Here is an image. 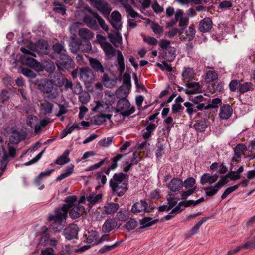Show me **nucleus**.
Segmentation results:
<instances>
[{
  "label": "nucleus",
  "mask_w": 255,
  "mask_h": 255,
  "mask_svg": "<svg viewBox=\"0 0 255 255\" xmlns=\"http://www.w3.org/2000/svg\"><path fill=\"white\" fill-rule=\"evenodd\" d=\"M77 201L75 195L67 197L64 204L61 207L56 208L54 214H49L47 217V221L50 228L55 232H60L66 225V220L68 211L73 207L74 203Z\"/></svg>",
  "instance_id": "obj_1"
},
{
  "label": "nucleus",
  "mask_w": 255,
  "mask_h": 255,
  "mask_svg": "<svg viewBox=\"0 0 255 255\" xmlns=\"http://www.w3.org/2000/svg\"><path fill=\"white\" fill-rule=\"evenodd\" d=\"M127 174L122 172L115 173L109 181V186L113 192L120 197L124 194L127 189Z\"/></svg>",
  "instance_id": "obj_2"
},
{
  "label": "nucleus",
  "mask_w": 255,
  "mask_h": 255,
  "mask_svg": "<svg viewBox=\"0 0 255 255\" xmlns=\"http://www.w3.org/2000/svg\"><path fill=\"white\" fill-rule=\"evenodd\" d=\"M88 11L92 15H86L83 18L84 23L88 27L94 30H98L99 29L98 23L103 30L108 32L109 30L108 26L105 23V21L97 13H93L90 9H88Z\"/></svg>",
  "instance_id": "obj_3"
},
{
  "label": "nucleus",
  "mask_w": 255,
  "mask_h": 255,
  "mask_svg": "<svg viewBox=\"0 0 255 255\" xmlns=\"http://www.w3.org/2000/svg\"><path fill=\"white\" fill-rule=\"evenodd\" d=\"M56 65L59 70L63 71L73 69L75 67L74 62L67 53L59 56L56 62Z\"/></svg>",
  "instance_id": "obj_4"
},
{
  "label": "nucleus",
  "mask_w": 255,
  "mask_h": 255,
  "mask_svg": "<svg viewBox=\"0 0 255 255\" xmlns=\"http://www.w3.org/2000/svg\"><path fill=\"white\" fill-rule=\"evenodd\" d=\"M117 106L118 110L121 112V114L124 117L129 116L135 111V107L131 106L127 98L119 99Z\"/></svg>",
  "instance_id": "obj_5"
},
{
  "label": "nucleus",
  "mask_w": 255,
  "mask_h": 255,
  "mask_svg": "<svg viewBox=\"0 0 255 255\" xmlns=\"http://www.w3.org/2000/svg\"><path fill=\"white\" fill-rule=\"evenodd\" d=\"M79 78L85 85L93 83L95 79V75L89 67H82L79 69Z\"/></svg>",
  "instance_id": "obj_6"
},
{
  "label": "nucleus",
  "mask_w": 255,
  "mask_h": 255,
  "mask_svg": "<svg viewBox=\"0 0 255 255\" xmlns=\"http://www.w3.org/2000/svg\"><path fill=\"white\" fill-rule=\"evenodd\" d=\"M3 152V154L2 155L1 153L0 154V158L1 159V160L2 163V166L4 165V167H0V177L3 174L7 166V164L8 162V158H14L16 157V150L14 147L9 145L8 146V153H6L4 151Z\"/></svg>",
  "instance_id": "obj_7"
},
{
  "label": "nucleus",
  "mask_w": 255,
  "mask_h": 255,
  "mask_svg": "<svg viewBox=\"0 0 255 255\" xmlns=\"http://www.w3.org/2000/svg\"><path fill=\"white\" fill-rule=\"evenodd\" d=\"M86 201L85 196H81L79 200L78 204L75 205L69 213L70 217L72 219H77L80 217L85 212V207L81 204L85 203Z\"/></svg>",
  "instance_id": "obj_8"
},
{
  "label": "nucleus",
  "mask_w": 255,
  "mask_h": 255,
  "mask_svg": "<svg viewBox=\"0 0 255 255\" xmlns=\"http://www.w3.org/2000/svg\"><path fill=\"white\" fill-rule=\"evenodd\" d=\"M93 6L104 16H108L112 10L110 5L102 0H98Z\"/></svg>",
  "instance_id": "obj_9"
},
{
  "label": "nucleus",
  "mask_w": 255,
  "mask_h": 255,
  "mask_svg": "<svg viewBox=\"0 0 255 255\" xmlns=\"http://www.w3.org/2000/svg\"><path fill=\"white\" fill-rule=\"evenodd\" d=\"M79 227L75 224H71L64 230L63 235L68 240L76 238L79 232Z\"/></svg>",
  "instance_id": "obj_10"
},
{
  "label": "nucleus",
  "mask_w": 255,
  "mask_h": 255,
  "mask_svg": "<svg viewBox=\"0 0 255 255\" xmlns=\"http://www.w3.org/2000/svg\"><path fill=\"white\" fill-rule=\"evenodd\" d=\"M247 150V146L245 144L240 143L237 144L234 148V156L231 159L232 162H237L242 155L245 156V152Z\"/></svg>",
  "instance_id": "obj_11"
},
{
  "label": "nucleus",
  "mask_w": 255,
  "mask_h": 255,
  "mask_svg": "<svg viewBox=\"0 0 255 255\" xmlns=\"http://www.w3.org/2000/svg\"><path fill=\"white\" fill-rule=\"evenodd\" d=\"M183 186L182 180L179 178H173L167 185L168 189L172 192L179 193Z\"/></svg>",
  "instance_id": "obj_12"
},
{
  "label": "nucleus",
  "mask_w": 255,
  "mask_h": 255,
  "mask_svg": "<svg viewBox=\"0 0 255 255\" xmlns=\"http://www.w3.org/2000/svg\"><path fill=\"white\" fill-rule=\"evenodd\" d=\"M233 114V109L229 104L221 106L219 109V116L222 120L229 119Z\"/></svg>",
  "instance_id": "obj_13"
},
{
  "label": "nucleus",
  "mask_w": 255,
  "mask_h": 255,
  "mask_svg": "<svg viewBox=\"0 0 255 255\" xmlns=\"http://www.w3.org/2000/svg\"><path fill=\"white\" fill-rule=\"evenodd\" d=\"M148 203L144 200H140L136 202L131 207V211L136 214L142 211L149 212V210L147 208Z\"/></svg>",
  "instance_id": "obj_14"
},
{
  "label": "nucleus",
  "mask_w": 255,
  "mask_h": 255,
  "mask_svg": "<svg viewBox=\"0 0 255 255\" xmlns=\"http://www.w3.org/2000/svg\"><path fill=\"white\" fill-rule=\"evenodd\" d=\"M110 23L113 27L117 30H119L122 27L121 15L118 11H114L111 13Z\"/></svg>",
  "instance_id": "obj_15"
},
{
  "label": "nucleus",
  "mask_w": 255,
  "mask_h": 255,
  "mask_svg": "<svg viewBox=\"0 0 255 255\" xmlns=\"http://www.w3.org/2000/svg\"><path fill=\"white\" fill-rule=\"evenodd\" d=\"M218 178L219 176L216 173L212 175L206 173L201 176L200 182L202 185H204L207 183L212 184L217 181Z\"/></svg>",
  "instance_id": "obj_16"
},
{
  "label": "nucleus",
  "mask_w": 255,
  "mask_h": 255,
  "mask_svg": "<svg viewBox=\"0 0 255 255\" xmlns=\"http://www.w3.org/2000/svg\"><path fill=\"white\" fill-rule=\"evenodd\" d=\"M86 201L88 202L87 205L89 208H92L95 204L99 203L102 200V194H96L94 192L90 193L86 197Z\"/></svg>",
  "instance_id": "obj_17"
},
{
  "label": "nucleus",
  "mask_w": 255,
  "mask_h": 255,
  "mask_svg": "<svg viewBox=\"0 0 255 255\" xmlns=\"http://www.w3.org/2000/svg\"><path fill=\"white\" fill-rule=\"evenodd\" d=\"M40 120L35 116L29 115L26 119L27 125L32 128H34L36 133L40 130V126L38 125Z\"/></svg>",
  "instance_id": "obj_18"
},
{
  "label": "nucleus",
  "mask_w": 255,
  "mask_h": 255,
  "mask_svg": "<svg viewBox=\"0 0 255 255\" xmlns=\"http://www.w3.org/2000/svg\"><path fill=\"white\" fill-rule=\"evenodd\" d=\"M213 23L211 18L206 17L201 20L199 24V30L202 33L208 32L212 28Z\"/></svg>",
  "instance_id": "obj_19"
},
{
  "label": "nucleus",
  "mask_w": 255,
  "mask_h": 255,
  "mask_svg": "<svg viewBox=\"0 0 255 255\" xmlns=\"http://www.w3.org/2000/svg\"><path fill=\"white\" fill-rule=\"evenodd\" d=\"M26 137V134L23 131L12 132L9 138V141L12 144H18Z\"/></svg>",
  "instance_id": "obj_20"
},
{
  "label": "nucleus",
  "mask_w": 255,
  "mask_h": 255,
  "mask_svg": "<svg viewBox=\"0 0 255 255\" xmlns=\"http://www.w3.org/2000/svg\"><path fill=\"white\" fill-rule=\"evenodd\" d=\"M35 50L40 54H47L49 52L48 44L43 40H39L36 43Z\"/></svg>",
  "instance_id": "obj_21"
},
{
  "label": "nucleus",
  "mask_w": 255,
  "mask_h": 255,
  "mask_svg": "<svg viewBox=\"0 0 255 255\" xmlns=\"http://www.w3.org/2000/svg\"><path fill=\"white\" fill-rule=\"evenodd\" d=\"M117 224L115 219L109 218L105 221L102 226V230L105 233H109L117 227Z\"/></svg>",
  "instance_id": "obj_22"
},
{
  "label": "nucleus",
  "mask_w": 255,
  "mask_h": 255,
  "mask_svg": "<svg viewBox=\"0 0 255 255\" xmlns=\"http://www.w3.org/2000/svg\"><path fill=\"white\" fill-rule=\"evenodd\" d=\"M181 33L180 39L184 41H191L192 40L195 35L196 31L195 28L192 26H190L187 30H186L185 34L184 35V29H182Z\"/></svg>",
  "instance_id": "obj_23"
},
{
  "label": "nucleus",
  "mask_w": 255,
  "mask_h": 255,
  "mask_svg": "<svg viewBox=\"0 0 255 255\" xmlns=\"http://www.w3.org/2000/svg\"><path fill=\"white\" fill-rule=\"evenodd\" d=\"M69 154L70 150L66 149L61 155L57 157L54 163L61 166L69 163L70 162V159L69 157Z\"/></svg>",
  "instance_id": "obj_24"
},
{
  "label": "nucleus",
  "mask_w": 255,
  "mask_h": 255,
  "mask_svg": "<svg viewBox=\"0 0 255 255\" xmlns=\"http://www.w3.org/2000/svg\"><path fill=\"white\" fill-rule=\"evenodd\" d=\"M119 205L116 203H107L104 206V212L107 215L114 214L119 208Z\"/></svg>",
  "instance_id": "obj_25"
},
{
  "label": "nucleus",
  "mask_w": 255,
  "mask_h": 255,
  "mask_svg": "<svg viewBox=\"0 0 255 255\" xmlns=\"http://www.w3.org/2000/svg\"><path fill=\"white\" fill-rule=\"evenodd\" d=\"M242 249H248L250 250L255 249V236L253 237L252 241H247L244 244L237 247L235 249L233 250V252L236 254Z\"/></svg>",
  "instance_id": "obj_26"
},
{
  "label": "nucleus",
  "mask_w": 255,
  "mask_h": 255,
  "mask_svg": "<svg viewBox=\"0 0 255 255\" xmlns=\"http://www.w3.org/2000/svg\"><path fill=\"white\" fill-rule=\"evenodd\" d=\"M234 168L232 164H231L230 171L228 173V177L231 180H237L241 178V173L244 171V167L241 166L236 171H232Z\"/></svg>",
  "instance_id": "obj_27"
},
{
  "label": "nucleus",
  "mask_w": 255,
  "mask_h": 255,
  "mask_svg": "<svg viewBox=\"0 0 255 255\" xmlns=\"http://www.w3.org/2000/svg\"><path fill=\"white\" fill-rule=\"evenodd\" d=\"M90 66L96 72L103 73L104 72V68L101 62L96 58H90L89 59Z\"/></svg>",
  "instance_id": "obj_28"
},
{
  "label": "nucleus",
  "mask_w": 255,
  "mask_h": 255,
  "mask_svg": "<svg viewBox=\"0 0 255 255\" xmlns=\"http://www.w3.org/2000/svg\"><path fill=\"white\" fill-rule=\"evenodd\" d=\"M158 222V219H153L151 217H146L139 221L140 229L150 227Z\"/></svg>",
  "instance_id": "obj_29"
},
{
  "label": "nucleus",
  "mask_w": 255,
  "mask_h": 255,
  "mask_svg": "<svg viewBox=\"0 0 255 255\" xmlns=\"http://www.w3.org/2000/svg\"><path fill=\"white\" fill-rule=\"evenodd\" d=\"M129 87L122 85L116 91V95L120 99L122 98H126L129 93Z\"/></svg>",
  "instance_id": "obj_30"
},
{
  "label": "nucleus",
  "mask_w": 255,
  "mask_h": 255,
  "mask_svg": "<svg viewBox=\"0 0 255 255\" xmlns=\"http://www.w3.org/2000/svg\"><path fill=\"white\" fill-rule=\"evenodd\" d=\"M22 62L28 66L32 68H38L40 63L35 59L29 57L28 55L22 56Z\"/></svg>",
  "instance_id": "obj_31"
},
{
  "label": "nucleus",
  "mask_w": 255,
  "mask_h": 255,
  "mask_svg": "<svg viewBox=\"0 0 255 255\" xmlns=\"http://www.w3.org/2000/svg\"><path fill=\"white\" fill-rule=\"evenodd\" d=\"M117 64L116 66L118 67V70L120 73H123L125 71L124 58L121 51L120 50L117 51Z\"/></svg>",
  "instance_id": "obj_32"
},
{
  "label": "nucleus",
  "mask_w": 255,
  "mask_h": 255,
  "mask_svg": "<svg viewBox=\"0 0 255 255\" xmlns=\"http://www.w3.org/2000/svg\"><path fill=\"white\" fill-rule=\"evenodd\" d=\"M156 125L154 123H146V131L143 133L142 136L144 139H147L151 136L153 132L156 128Z\"/></svg>",
  "instance_id": "obj_33"
},
{
  "label": "nucleus",
  "mask_w": 255,
  "mask_h": 255,
  "mask_svg": "<svg viewBox=\"0 0 255 255\" xmlns=\"http://www.w3.org/2000/svg\"><path fill=\"white\" fill-rule=\"evenodd\" d=\"M74 165L71 164L67 166L64 171V172L56 178V181H61L69 176H70L74 172Z\"/></svg>",
  "instance_id": "obj_34"
},
{
  "label": "nucleus",
  "mask_w": 255,
  "mask_h": 255,
  "mask_svg": "<svg viewBox=\"0 0 255 255\" xmlns=\"http://www.w3.org/2000/svg\"><path fill=\"white\" fill-rule=\"evenodd\" d=\"M188 89L186 90V93H197L201 89V86L197 82H189L186 84Z\"/></svg>",
  "instance_id": "obj_35"
},
{
  "label": "nucleus",
  "mask_w": 255,
  "mask_h": 255,
  "mask_svg": "<svg viewBox=\"0 0 255 255\" xmlns=\"http://www.w3.org/2000/svg\"><path fill=\"white\" fill-rule=\"evenodd\" d=\"M196 74L194 69L190 67H184L183 71L182 73V76L184 79L189 80H192Z\"/></svg>",
  "instance_id": "obj_36"
},
{
  "label": "nucleus",
  "mask_w": 255,
  "mask_h": 255,
  "mask_svg": "<svg viewBox=\"0 0 255 255\" xmlns=\"http://www.w3.org/2000/svg\"><path fill=\"white\" fill-rule=\"evenodd\" d=\"M220 188L216 183L214 185L208 186L204 188L205 191V194L208 197H212L215 195L219 190Z\"/></svg>",
  "instance_id": "obj_37"
},
{
  "label": "nucleus",
  "mask_w": 255,
  "mask_h": 255,
  "mask_svg": "<svg viewBox=\"0 0 255 255\" xmlns=\"http://www.w3.org/2000/svg\"><path fill=\"white\" fill-rule=\"evenodd\" d=\"M102 48L104 51L106 56L108 59H111L115 55L116 50L109 43Z\"/></svg>",
  "instance_id": "obj_38"
},
{
  "label": "nucleus",
  "mask_w": 255,
  "mask_h": 255,
  "mask_svg": "<svg viewBox=\"0 0 255 255\" xmlns=\"http://www.w3.org/2000/svg\"><path fill=\"white\" fill-rule=\"evenodd\" d=\"M121 3L124 6L127 13L131 17L136 18L139 16V14L133 9L130 4H128L127 2L124 1H121Z\"/></svg>",
  "instance_id": "obj_39"
},
{
  "label": "nucleus",
  "mask_w": 255,
  "mask_h": 255,
  "mask_svg": "<svg viewBox=\"0 0 255 255\" xmlns=\"http://www.w3.org/2000/svg\"><path fill=\"white\" fill-rule=\"evenodd\" d=\"M78 34L81 38L86 40H91L94 37V34L86 28L80 29Z\"/></svg>",
  "instance_id": "obj_40"
},
{
  "label": "nucleus",
  "mask_w": 255,
  "mask_h": 255,
  "mask_svg": "<svg viewBox=\"0 0 255 255\" xmlns=\"http://www.w3.org/2000/svg\"><path fill=\"white\" fill-rule=\"evenodd\" d=\"M98 238V234L96 231L89 232L87 238V242L92 245H98L99 244Z\"/></svg>",
  "instance_id": "obj_41"
},
{
  "label": "nucleus",
  "mask_w": 255,
  "mask_h": 255,
  "mask_svg": "<svg viewBox=\"0 0 255 255\" xmlns=\"http://www.w3.org/2000/svg\"><path fill=\"white\" fill-rule=\"evenodd\" d=\"M80 128L78 124H74L71 126H70L68 125L61 132V138H63L65 137L68 134L71 133L75 129H79Z\"/></svg>",
  "instance_id": "obj_42"
},
{
  "label": "nucleus",
  "mask_w": 255,
  "mask_h": 255,
  "mask_svg": "<svg viewBox=\"0 0 255 255\" xmlns=\"http://www.w3.org/2000/svg\"><path fill=\"white\" fill-rule=\"evenodd\" d=\"M53 104L48 101H44L41 105V111L44 115L50 114L52 112Z\"/></svg>",
  "instance_id": "obj_43"
},
{
  "label": "nucleus",
  "mask_w": 255,
  "mask_h": 255,
  "mask_svg": "<svg viewBox=\"0 0 255 255\" xmlns=\"http://www.w3.org/2000/svg\"><path fill=\"white\" fill-rule=\"evenodd\" d=\"M167 50L165 53L164 58L168 62H172L175 59L176 50L174 47H170Z\"/></svg>",
  "instance_id": "obj_44"
},
{
  "label": "nucleus",
  "mask_w": 255,
  "mask_h": 255,
  "mask_svg": "<svg viewBox=\"0 0 255 255\" xmlns=\"http://www.w3.org/2000/svg\"><path fill=\"white\" fill-rule=\"evenodd\" d=\"M137 222L134 219L130 218L126 222L124 225V228L127 231H130L134 230L137 226Z\"/></svg>",
  "instance_id": "obj_45"
},
{
  "label": "nucleus",
  "mask_w": 255,
  "mask_h": 255,
  "mask_svg": "<svg viewBox=\"0 0 255 255\" xmlns=\"http://www.w3.org/2000/svg\"><path fill=\"white\" fill-rule=\"evenodd\" d=\"M254 85L252 82H247L241 84L239 87V92L244 93L254 89Z\"/></svg>",
  "instance_id": "obj_46"
},
{
  "label": "nucleus",
  "mask_w": 255,
  "mask_h": 255,
  "mask_svg": "<svg viewBox=\"0 0 255 255\" xmlns=\"http://www.w3.org/2000/svg\"><path fill=\"white\" fill-rule=\"evenodd\" d=\"M54 171V169L46 170L44 171L41 172L35 179V182L37 185H40V181L44 177L48 176Z\"/></svg>",
  "instance_id": "obj_47"
},
{
  "label": "nucleus",
  "mask_w": 255,
  "mask_h": 255,
  "mask_svg": "<svg viewBox=\"0 0 255 255\" xmlns=\"http://www.w3.org/2000/svg\"><path fill=\"white\" fill-rule=\"evenodd\" d=\"M183 11L181 9H178L175 13V20H171L167 23V27H172L175 25L179 18L183 15Z\"/></svg>",
  "instance_id": "obj_48"
},
{
  "label": "nucleus",
  "mask_w": 255,
  "mask_h": 255,
  "mask_svg": "<svg viewBox=\"0 0 255 255\" xmlns=\"http://www.w3.org/2000/svg\"><path fill=\"white\" fill-rule=\"evenodd\" d=\"M107 117L104 114L97 115L93 117L91 120L93 124L95 125H101L106 121Z\"/></svg>",
  "instance_id": "obj_49"
},
{
  "label": "nucleus",
  "mask_w": 255,
  "mask_h": 255,
  "mask_svg": "<svg viewBox=\"0 0 255 255\" xmlns=\"http://www.w3.org/2000/svg\"><path fill=\"white\" fill-rule=\"evenodd\" d=\"M217 73L214 71H208L206 74L205 81L207 83H210L218 79Z\"/></svg>",
  "instance_id": "obj_50"
},
{
  "label": "nucleus",
  "mask_w": 255,
  "mask_h": 255,
  "mask_svg": "<svg viewBox=\"0 0 255 255\" xmlns=\"http://www.w3.org/2000/svg\"><path fill=\"white\" fill-rule=\"evenodd\" d=\"M128 217L129 215L126 211H123V210H120L117 212L116 219L119 221L125 222L128 219Z\"/></svg>",
  "instance_id": "obj_51"
},
{
  "label": "nucleus",
  "mask_w": 255,
  "mask_h": 255,
  "mask_svg": "<svg viewBox=\"0 0 255 255\" xmlns=\"http://www.w3.org/2000/svg\"><path fill=\"white\" fill-rule=\"evenodd\" d=\"M81 46V43L75 40L74 38L72 39L69 43V47L72 53H76L78 51Z\"/></svg>",
  "instance_id": "obj_52"
},
{
  "label": "nucleus",
  "mask_w": 255,
  "mask_h": 255,
  "mask_svg": "<svg viewBox=\"0 0 255 255\" xmlns=\"http://www.w3.org/2000/svg\"><path fill=\"white\" fill-rule=\"evenodd\" d=\"M53 49L54 52L58 54L59 56L63 54H66V51L64 46L62 44L56 43L54 44Z\"/></svg>",
  "instance_id": "obj_53"
},
{
  "label": "nucleus",
  "mask_w": 255,
  "mask_h": 255,
  "mask_svg": "<svg viewBox=\"0 0 255 255\" xmlns=\"http://www.w3.org/2000/svg\"><path fill=\"white\" fill-rule=\"evenodd\" d=\"M123 155L118 154L111 159V164L109 166L110 169L115 170L118 167V162L123 157Z\"/></svg>",
  "instance_id": "obj_54"
},
{
  "label": "nucleus",
  "mask_w": 255,
  "mask_h": 255,
  "mask_svg": "<svg viewBox=\"0 0 255 255\" xmlns=\"http://www.w3.org/2000/svg\"><path fill=\"white\" fill-rule=\"evenodd\" d=\"M194 127L195 129L198 131L200 132L204 131L206 128L207 127V125L205 121H198L194 125Z\"/></svg>",
  "instance_id": "obj_55"
},
{
  "label": "nucleus",
  "mask_w": 255,
  "mask_h": 255,
  "mask_svg": "<svg viewBox=\"0 0 255 255\" xmlns=\"http://www.w3.org/2000/svg\"><path fill=\"white\" fill-rule=\"evenodd\" d=\"M90 99V95L88 92L86 91L82 92L79 96V100L83 104H86L88 103Z\"/></svg>",
  "instance_id": "obj_56"
},
{
  "label": "nucleus",
  "mask_w": 255,
  "mask_h": 255,
  "mask_svg": "<svg viewBox=\"0 0 255 255\" xmlns=\"http://www.w3.org/2000/svg\"><path fill=\"white\" fill-rule=\"evenodd\" d=\"M196 180L193 177H188L183 182V186L186 189L192 188L195 184Z\"/></svg>",
  "instance_id": "obj_57"
},
{
  "label": "nucleus",
  "mask_w": 255,
  "mask_h": 255,
  "mask_svg": "<svg viewBox=\"0 0 255 255\" xmlns=\"http://www.w3.org/2000/svg\"><path fill=\"white\" fill-rule=\"evenodd\" d=\"M103 81L104 82L105 86L108 88L113 87L116 83V81L115 80L110 79L106 75H104L103 77Z\"/></svg>",
  "instance_id": "obj_58"
},
{
  "label": "nucleus",
  "mask_w": 255,
  "mask_h": 255,
  "mask_svg": "<svg viewBox=\"0 0 255 255\" xmlns=\"http://www.w3.org/2000/svg\"><path fill=\"white\" fill-rule=\"evenodd\" d=\"M54 7L53 11L56 13L64 15L66 11L65 6L61 4L57 3L56 2L54 3Z\"/></svg>",
  "instance_id": "obj_59"
},
{
  "label": "nucleus",
  "mask_w": 255,
  "mask_h": 255,
  "mask_svg": "<svg viewBox=\"0 0 255 255\" xmlns=\"http://www.w3.org/2000/svg\"><path fill=\"white\" fill-rule=\"evenodd\" d=\"M96 178L98 183L101 184L102 185H105L107 182V177L106 175H104L101 171H98L97 172Z\"/></svg>",
  "instance_id": "obj_60"
},
{
  "label": "nucleus",
  "mask_w": 255,
  "mask_h": 255,
  "mask_svg": "<svg viewBox=\"0 0 255 255\" xmlns=\"http://www.w3.org/2000/svg\"><path fill=\"white\" fill-rule=\"evenodd\" d=\"M120 242H117L111 245H105L102 247L99 251V252L101 254H103L106 252H109L118 246Z\"/></svg>",
  "instance_id": "obj_61"
},
{
  "label": "nucleus",
  "mask_w": 255,
  "mask_h": 255,
  "mask_svg": "<svg viewBox=\"0 0 255 255\" xmlns=\"http://www.w3.org/2000/svg\"><path fill=\"white\" fill-rule=\"evenodd\" d=\"M239 187V185H235L233 186L229 187L227 188L224 193L222 194L221 196V199L222 200L225 199L228 195H229L230 193H232L236 190H237Z\"/></svg>",
  "instance_id": "obj_62"
},
{
  "label": "nucleus",
  "mask_w": 255,
  "mask_h": 255,
  "mask_svg": "<svg viewBox=\"0 0 255 255\" xmlns=\"http://www.w3.org/2000/svg\"><path fill=\"white\" fill-rule=\"evenodd\" d=\"M184 105L186 107V112L189 115H192L197 112V109L193 106L192 103L189 102H186Z\"/></svg>",
  "instance_id": "obj_63"
},
{
  "label": "nucleus",
  "mask_w": 255,
  "mask_h": 255,
  "mask_svg": "<svg viewBox=\"0 0 255 255\" xmlns=\"http://www.w3.org/2000/svg\"><path fill=\"white\" fill-rule=\"evenodd\" d=\"M113 138V137H108L103 138L99 141L98 144L101 146L108 147L112 144Z\"/></svg>",
  "instance_id": "obj_64"
}]
</instances>
